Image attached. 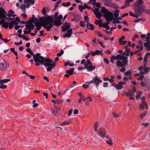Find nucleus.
Here are the masks:
<instances>
[{"instance_id":"obj_39","label":"nucleus","mask_w":150,"mask_h":150,"mask_svg":"<svg viewBox=\"0 0 150 150\" xmlns=\"http://www.w3.org/2000/svg\"><path fill=\"white\" fill-rule=\"evenodd\" d=\"M69 65V66L73 67L74 66V64L73 63H70L69 62H67L64 63V65L67 66Z\"/></svg>"},{"instance_id":"obj_22","label":"nucleus","mask_w":150,"mask_h":150,"mask_svg":"<svg viewBox=\"0 0 150 150\" xmlns=\"http://www.w3.org/2000/svg\"><path fill=\"white\" fill-rule=\"evenodd\" d=\"M86 27L89 30H94V27L93 25L89 23H87L86 25Z\"/></svg>"},{"instance_id":"obj_54","label":"nucleus","mask_w":150,"mask_h":150,"mask_svg":"<svg viewBox=\"0 0 150 150\" xmlns=\"http://www.w3.org/2000/svg\"><path fill=\"white\" fill-rule=\"evenodd\" d=\"M23 39L26 41H28L30 40L29 38L26 37L24 34H23Z\"/></svg>"},{"instance_id":"obj_37","label":"nucleus","mask_w":150,"mask_h":150,"mask_svg":"<svg viewBox=\"0 0 150 150\" xmlns=\"http://www.w3.org/2000/svg\"><path fill=\"white\" fill-rule=\"evenodd\" d=\"M144 67L143 71L144 73H145V74H146L148 73L149 71L150 70V68L149 67H145L144 66Z\"/></svg>"},{"instance_id":"obj_21","label":"nucleus","mask_w":150,"mask_h":150,"mask_svg":"<svg viewBox=\"0 0 150 150\" xmlns=\"http://www.w3.org/2000/svg\"><path fill=\"white\" fill-rule=\"evenodd\" d=\"M54 25H56L58 26H60L62 23L61 21H59L58 20H54Z\"/></svg>"},{"instance_id":"obj_7","label":"nucleus","mask_w":150,"mask_h":150,"mask_svg":"<svg viewBox=\"0 0 150 150\" xmlns=\"http://www.w3.org/2000/svg\"><path fill=\"white\" fill-rule=\"evenodd\" d=\"M4 62L0 63V70L2 71H6V69L9 67V63L6 60H4Z\"/></svg>"},{"instance_id":"obj_29","label":"nucleus","mask_w":150,"mask_h":150,"mask_svg":"<svg viewBox=\"0 0 150 150\" xmlns=\"http://www.w3.org/2000/svg\"><path fill=\"white\" fill-rule=\"evenodd\" d=\"M62 29L61 30L62 32H65L67 31V30L69 28V26L67 25L65 26H62Z\"/></svg>"},{"instance_id":"obj_8","label":"nucleus","mask_w":150,"mask_h":150,"mask_svg":"<svg viewBox=\"0 0 150 150\" xmlns=\"http://www.w3.org/2000/svg\"><path fill=\"white\" fill-rule=\"evenodd\" d=\"M136 8H134V12H137L139 13L142 14V13L144 12L145 10V6L144 5L135 6Z\"/></svg>"},{"instance_id":"obj_15","label":"nucleus","mask_w":150,"mask_h":150,"mask_svg":"<svg viewBox=\"0 0 150 150\" xmlns=\"http://www.w3.org/2000/svg\"><path fill=\"white\" fill-rule=\"evenodd\" d=\"M92 11L98 19H100L102 16V14L101 13L99 10L95 11L93 8Z\"/></svg>"},{"instance_id":"obj_36","label":"nucleus","mask_w":150,"mask_h":150,"mask_svg":"<svg viewBox=\"0 0 150 150\" xmlns=\"http://www.w3.org/2000/svg\"><path fill=\"white\" fill-rule=\"evenodd\" d=\"M124 74L125 76H128V75L130 76L132 74L131 71L130 70L127 71L124 73Z\"/></svg>"},{"instance_id":"obj_56","label":"nucleus","mask_w":150,"mask_h":150,"mask_svg":"<svg viewBox=\"0 0 150 150\" xmlns=\"http://www.w3.org/2000/svg\"><path fill=\"white\" fill-rule=\"evenodd\" d=\"M141 104L139 105V109L141 110H143L144 109V104L142 103H141Z\"/></svg>"},{"instance_id":"obj_4","label":"nucleus","mask_w":150,"mask_h":150,"mask_svg":"<svg viewBox=\"0 0 150 150\" xmlns=\"http://www.w3.org/2000/svg\"><path fill=\"white\" fill-rule=\"evenodd\" d=\"M29 54L31 56H33L34 60L35 62V65L36 66H39L40 65V61L44 57L41 56V54L39 53H37L36 54H35L32 51L29 53Z\"/></svg>"},{"instance_id":"obj_27","label":"nucleus","mask_w":150,"mask_h":150,"mask_svg":"<svg viewBox=\"0 0 150 150\" xmlns=\"http://www.w3.org/2000/svg\"><path fill=\"white\" fill-rule=\"evenodd\" d=\"M99 27L105 28L107 30H109L110 28L109 26L108 25H106L105 23H103V24H102L101 25H100Z\"/></svg>"},{"instance_id":"obj_46","label":"nucleus","mask_w":150,"mask_h":150,"mask_svg":"<svg viewBox=\"0 0 150 150\" xmlns=\"http://www.w3.org/2000/svg\"><path fill=\"white\" fill-rule=\"evenodd\" d=\"M21 8L24 13L26 11V5H21Z\"/></svg>"},{"instance_id":"obj_25","label":"nucleus","mask_w":150,"mask_h":150,"mask_svg":"<svg viewBox=\"0 0 150 150\" xmlns=\"http://www.w3.org/2000/svg\"><path fill=\"white\" fill-rule=\"evenodd\" d=\"M92 56H95L96 55H99L100 54V51L99 50H96V51L93 52H91Z\"/></svg>"},{"instance_id":"obj_26","label":"nucleus","mask_w":150,"mask_h":150,"mask_svg":"<svg viewBox=\"0 0 150 150\" xmlns=\"http://www.w3.org/2000/svg\"><path fill=\"white\" fill-rule=\"evenodd\" d=\"M111 86H113V87H115L116 89L118 90H120V88H121L120 86H119L118 84H117L115 83H113L111 84Z\"/></svg>"},{"instance_id":"obj_24","label":"nucleus","mask_w":150,"mask_h":150,"mask_svg":"<svg viewBox=\"0 0 150 150\" xmlns=\"http://www.w3.org/2000/svg\"><path fill=\"white\" fill-rule=\"evenodd\" d=\"M119 86L121 87L120 88V90L122 88H124V87L122 86L126 84V82L123 81H120L118 82Z\"/></svg>"},{"instance_id":"obj_47","label":"nucleus","mask_w":150,"mask_h":150,"mask_svg":"<svg viewBox=\"0 0 150 150\" xmlns=\"http://www.w3.org/2000/svg\"><path fill=\"white\" fill-rule=\"evenodd\" d=\"M25 26H26V27L25 28V30H27L28 34L30 33L31 29H30L29 27L27 26V24H25Z\"/></svg>"},{"instance_id":"obj_63","label":"nucleus","mask_w":150,"mask_h":150,"mask_svg":"<svg viewBox=\"0 0 150 150\" xmlns=\"http://www.w3.org/2000/svg\"><path fill=\"white\" fill-rule=\"evenodd\" d=\"M87 63L85 64H87V65H91L92 64V62L89 59H87L86 60Z\"/></svg>"},{"instance_id":"obj_3","label":"nucleus","mask_w":150,"mask_h":150,"mask_svg":"<svg viewBox=\"0 0 150 150\" xmlns=\"http://www.w3.org/2000/svg\"><path fill=\"white\" fill-rule=\"evenodd\" d=\"M101 12L103 14L104 18L107 21H112L113 20V14L104 6L101 8Z\"/></svg>"},{"instance_id":"obj_61","label":"nucleus","mask_w":150,"mask_h":150,"mask_svg":"<svg viewBox=\"0 0 150 150\" xmlns=\"http://www.w3.org/2000/svg\"><path fill=\"white\" fill-rule=\"evenodd\" d=\"M86 69V64H84V67H80L77 68V69L79 71H81L83 69Z\"/></svg>"},{"instance_id":"obj_50","label":"nucleus","mask_w":150,"mask_h":150,"mask_svg":"<svg viewBox=\"0 0 150 150\" xmlns=\"http://www.w3.org/2000/svg\"><path fill=\"white\" fill-rule=\"evenodd\" d=\"M70 122L67 121H64L62 122L61 125H68L70 123Z\"/></svg>"},{"instance_id":"obj_28","label":"nucleus","mask_w":150,"mask_h":150,"mask_svg":"<svg viewBox=\"0 0 150 150\" xmlns=\"http://www.w3.org/2000/svg\"><path fill=\"white\" fill-rule=\"evenodd\" d=\"M7 23H8L6 24L7 25V27L5 28L6 29H7L8 27H9L10 29H11L13 27V24L12 23H11V22H10L9 23L8 22H7Z\"/></svg>"},{"instance_id":"obj_48","label":"nucleus","mask_w":150,"mask_h":150,"mask_svg":"<svg viewBox=\"0 0 150 150\" xmlns=\"http://www.w3.org/2000/svg\"><path fill=\"white\" fill-rule=\"evenodd\" d=\"M25 26H26V27L25 28V30H27L28 34L30 33L31 29H30L29 27L27 26V24H25Z\"/></svg>"},{"instance_id":"obj_16","label":"nucleus","mask_w":150,"mask_h":150,"mask_svg":"<svg viewBox=\"0 0 150 150\" xmlns=\"http://www.w3.org/2000/svg\"><path fill=\"white\" fill-rule=\"evenodd\" d=\"M86 69H87V71L88 72L92 71L94 70L96 68V67L95 66H93L92 64L90 65L89 66L87 65L86 64Z\"/></svg>"},{"instance_id":"obj_31","label":"nucleus","mask_w":150,"mask_h":150,"mask_svg":"<svg viewBox=\"0 0 150 150\" xmlns=\"http://www.w3.org/2000/svg\"><path fill=\"white\" fill-rule=\"evenodd\" d=\"M27 24H29L28 25H27V26L29 27L31 30H33L35 28V25L32 24V23H26Z\"/></svg>"},{"instance_id":"obj_5","label":"nucleus","mask_w":150,"mask_h":150,"mask_svg":"<svg viewBox=\"0 0 150 150\" xmlns=\"http://www.w3.org/2000/svg\"><path fill=\"white\" fill-rule=\"evenodd\" d=\"M128 61L127 62V63L125 64L124 63H122L120 60H117L116 62V65L118 67H122L120 69V71L122 72H124L126 71L125 67L128 64Z\"/></svg>"},{"instance_id":"obj_58","label":"nucleus","mask_w":150,"mask_h":150,"mask_svg":"<svg viewBox=\"0 0 150 150\" xmlns=\"http://www.w3.org/2000/svg\"><path fill=\"white\" fill-rule=\"evenodd\" d=\"M142 95L141 93L140 92H137V95L136 96V98L137 99H139L140 97V96Z\"/></svg>"},{"instance_id":"obj_17","label":"nucleus","mask_w":150,"mask_h":150,"mask_svg":"<svg viewBox=\"0 0 150 150\" xmlns=\"http://www.w3.org/2000/svg\"><path fill=\"white\" fill-rule=\"evenodd\" d=\"M144 3V2L142 0H137L135 3L133 4L132 6L134 7L135 6L143 5Z\"/></svg>"},{"instance_id":"obj_62","label":"nucleus","mask_w":150,"mask_h":150,"mask_svg":"<svg viewBox=\"0 0 150 150\" xmlns=\"http://www.w3.org/2000/svg\"><path fill=\"white\" fill-rule=\"evenodd\" d=\"M1 85L0 87V88L1 89H6L7 87V85H4L3 84H2Z\"/></svg>"},{"instance_id":"obj_33","label":"nucleus","mask_w":150,"mask_h":150,"mask_svg":"<svg viewBox=\"0 0 150 150\" xmlns=\"http://www.w3.org/2000/svg\"><path fill=\"white\" fill-rule=\"evenodd\" d=\"M81 16L80 15L77 14L76 15L75 18V21L76 22H78L81 19Z\"/></svg>"},{"instance_id":"obj_19","label":"nucleus","mask_w":150,"mask_h":150,"mask_svg":"<svg viewBox=\"0 0 150 150\" xmlns=\"http://www.w3.org/2000/svg\"><path fill=\"white\" fill-rule=\"evenodd\" d=\"M6 13V11H5V9L2 7H1L0 8V19H1V18H3L5 15V13Z\"/></svg>"},{"instance_id":"obj_23","label":"nucleus","mask_w":150,"mask_h":150,"mask_svg":"<svg viewBox=\"0 0 150 150\" xmlns=\"http://www.w3.org/2000/svg\"><path fill=\"white\" fill-rule=\"evenodd\" d=\"M41 24L40 23H35V26L37 27L36 28H35V29H36L38 30H39L41 29L42 26Z\"/></svg>"},{"instance_id":"obj_34","label":"nucleus","mask_w":150,"mask_h":150,"mask_svg":"<svg viewBox=\"0 0 150 150\" xmlns=\"http://www.w3.org/2000/svg\"><path fill=\"white\" fill-rule=\"evenodd\" d=\"M95 6H96L97 8H95L94 10H95V11L99 10V9L101 7V6L100 4L99 3L97 2L96 3V4L95 5Z\"/></svg>"},{"instance_id":"obj_42","label":"nucleus","mask_w":150,"mask_h":150,"mask_svg":"<svg viewBox=\"0 0 150 150\" xmlns=\"http://www.w3.org/2000/svg\"><path fill=\"white\" fill-rule=\"evenodd\" d=\"M71 3L70 2H67V3H62V5L65 7H67L68 6H69L71 5Z\"/></svg>"},{"instance_id":"obj_38","label":"nucleus","mask_w":150,"mask_h":150,"mask_svg":"<svg viewBox=\"0 0 150 150\" xmlns=\"http://www.w3.org/2000/svg\"><path fill=\"white\" fill-rule=\"evenodd\" d=\"M95 23L96 25H98L99 26L100 25H101L102 24V21L101 20H96Z\"/></svg>"},{"instance_id":"obj_55","label":"nucleus","mask_w":150,"mask_h":150,"mask_svg":"<svg viewBox=\"0 0 150 150\" xmlns=\"http://www.w3.org/2000/svg\"><path fill=\"white\" fill-rule=\"evenodd\" d=\"M125 37L124 36H121V38H119V41L120 44L123 41V40L125 39Z\"/></svg>"},{"instance_id":"obj_1","label":"nucleus","mask_w":150,"mask_h":150,"mask_svg":"<svg viewBox=\"0 0 150 150\" xmlns=\"http://www.w3.org/2000/svg\"><path fill=\"white\" fill-rule=\"evenodd\" d=\"M48 8V7H46V9L45 7H44L42 10V13L44 16H45V18L42 26L46 29L47 30L49 31L54 25V24H53L54 23V19L51 17V16L48 15L46 13V9L47 10Z\"/></svg>"},{"instance_id":"obj_11","label":"nucleus","mask_w":150,"mask_h":150,"mask_svg":"<svg viewBox=\"0 0 150 150\" xmlns=\"http://www.w3.org/2000/svg\"><path fill=\"white\" fill-rule=\"evenodd\" d=\"M125 94L127 96H129V98L130 100H134V98L133 97L134 96V94L133 92L132 91V90H129L128 92H125Z\"/></svg>"},{"instance_id":"obj_20","label":"nucleus","mask_w":150,"mask_h":150,"mask_svg":"<svg viewBox=\"0 0 150 150\" xmlns=\"http://www.w3.org/2000/svg\"><path fill=\"white\" fill-rule=\"evenodd\" d=\"M11 81L10 79H1L0 80V84H2L5 83H7Z\"/></svg>"},{"instance_id":"obj_14","label":"nucleus","mask_w":150,"mask_h":150,"mask_svg":"<svg viewBox=\"0 0 150 150\" xmlns=\"http://www.w3.org/2000/svg\"><path fill=\"white\" fill-rule=\"evenodd\" d=\"M45 18V16H44L42 17H40V18L39 19L38 18H36L35 20H33V22L32 23L35 24V23H40V22H44Z\"/></svg>"},{"instance_id":"obj_12","label":"nucleus","mask_w":150,"mask_h":150,"mask_svg":"<svg viewBox=\"0 0 150 150\" xmlns=\"http://www.w3.org/2000/svg\"><path fill=\"white\" fill-rule=\"evenodd\" d=\"M74 71V69L73 68H71L69 70H67L65 73L67 74L64 75V76L66 78H68L70 75H72L73 74V71Z\"/></svg>"},{"instance_id":"obj_49","label":"nucleus","mask_w":150,"mask_h":150,"mask_svg":"<svg viewBox=\"0 0 150 150\" xmlns=\"http://www.w3.org/2000/svg\"><path fill=\"white\" fill-rule=\"evenodd\" d=\"M85 21V22H87V23H89V18L88 16L85 15L84 17Z\"/></svg>"},{"instance_id":"obj_2","label":"nucleus","mask_w":150,"mask_h":150,"mask_svg":"<svg viewBox=\"0 0 150 150\" xmlns=\"http://www.w3.org/2000/svg\"><path fill=\"white\" fill-rule=\"evenodd\" d=\"M52 63V59L44 57L40 62V65H43L45 67H48L47 69V72H50L52 69H53L56 65V63L54 62Z\"/></svg>"},{"instance_id":"obj_59","label":"nucleus","mask_w":150,"mask_h":150,"mask_svg":"<svg viewBox=\"0 0 150 150\" xmlns=\"http://www.w3.org/2000/svg\"><path fill=\"white\" fill-rule=\"evenodd\" d=\"M104 62L105 63L107 64H108L110 62L109 59L107 58H104L103 59Z\"/></svg>"},{"instance_id":"obj_44","label":"nucleus","mask_w":150,"mask_h":150,"mask_svg":"<svg viewBox=\"0 0 150 150\" xmlns=\"http://www.w3.org/2000/svg\"><path fill=\"white\" fill-rule=\"evenodd\" d=\"M98 126V122H96L94 125V131L96 132H98L97 128Z\"/></svg>"},{"instance_id":"obj_53","label":"nucleus","mask_w":150,"mask_h":150,"mask_svg":"<svg viewBox=\"0 0 150 150\" xmlns=\"http://www.w3.org/2000/svg\"><path fill=\"white\" fill-rule=\"evenodd\" d=\"M141 103H142L144 104V106H145L146 109L147 110L149 109L148 106L145 101H142L141 102Z\"/></svg>"},{"instance_id":"obj_6","label":"nucleus","mask_w":150,"mask_h":150,"mask_svg":"<svg viewBox=\"0 0 150 150\" xmlns=\"http://www.w3.org/2000/svg\"><path fill=\"white\" fill-rule=\"evenodd\" d=\"M114 57L116 59H118V60H122L121 62L124 63L125 64L127 63L128 61V58L127 57H125L124 55H121V54H119L116 56L114 55Z\"/></svg>"},{"instance_id":"obj_64","label":"nucleus","mask_w":150,"mask_h":150,"mask_svg":"<svg viewBox=\"0 0 150 150\" xmlns=\"http://www.w3.org/2000/svg\"><path fill=\"white\" fill-rule=\"evenodd\" d=\"M144 12L147 14L150 15V9H146L145 8V10L144 11Z\"/></svg>"},{"instance_id":"obj_18","label":"nucleus","mask_w":150,"mask_h":150,"mask_svg":"<svg viewBox=\"0 0 150 150\" xmlns=\"http://www.w3.org/2000/svg\"><path fill=\"white\" fill-rule=\"evenodd\" d=\"M1 20V21H0V25H2L1 27L3 28H6L7 27V24L8 23L5 22V20L3 18H1V19H0Z\"/></svg>"},{"instance_id":"obj_52","label":"nucleus","mask_w":150,"mask_h":150,"mask_svg":"<svg viewBox=\"0 0 150 150\" xmlns=\"http://www.w3.org/2000/svg\"><path fill=\"white\" fill-rule=\"evenodd\" d=\"M115 59H116L114 57V55H112L110 59V62L112 63H114L115 62H114V60Z\"/></svg>"},{"instance_id":"obj_51","label":"nucleus","mask_w":150,"mask_h":150,"mask_svg":"<svg viewBox=\"0 0 150 150\" xmlns=\"http://www.w3.org/2000/svg\"><path fill=\"white\" fill-rule=\"evenodd\" d=\"M79 8L80 11H82V10L84 9L85 8V6H83L82 5H79Z\"/></svg>"},{"instance_id":"obj_9","label":"nucleus","mask_w":150,"mask_h":150,"mask_svg":"<svg viewBox=\"0 0 150 150\" xmlns=\"http://www.w3.org/2000/svg\"><path fill=\"white\" fill-rule=\"evenodd\" d=\"M97 134L102 138H105L106 134V132L104 128L103 127L100 128L98 131L97 132Z\"/></svg>"},{"instance_id":"obj_35","label":"nucleus","mask_w":150,"mask_h":150,"mask_svg":"<svg viewBox=\"0 0 150 150\" xmlns=\"http://www.w3.org/2000/svg\"><path fill=\"white\" fill-rule=\"evenodd\" d=\"M15 19L16 21H17L18 22H19V23H21L22 24H26L25 23H26V22H25L24 21H21L20 19L18 17H17L16 18H15Z\"/></svg>"},{"instance_id":"obj_40","label":"nucleus","mask_w":150,"mask_h":150,"mask_svg":"<svg viewBox=\"0 0 150 150\" xmlns=\"http://www.w3.org/2000/svg\"><path fill=\"white\" fill-rule=\"evenodd\" d=\"M31 5H33L35 3V1L33 0H25Z\"/></svg>"},{"instance_id":"obj_10","label":"nucleus","mask_w":150,"mask_h":150,"mask_svg":"<svg viewBox=\"0 0 150 150\" xmlns=\"http://www.w3.org/2000/svg\"><path fill=\"white\" fill-rule=\"evenodd\" d=\"M92 81L93 83L95 85L97 88H98L99 83L102 82V80L97 76H95L92 80Z\"/></svg>"},{"instance_id":"obj_41","label":"nucleus","mask_w":150,"mask_h":150,"mask_svg":"<svg viewBox=\"0 0 150 150\" xmlns=\"http://www.w3.org/2000/svg\"><path fill=\"white\" fill-rule=\"evenodd\" d=\"M147 114V112H145L144 113L140 115L139 117L140 118H141L142 119V120L144 117H145L146 115Z\"/></svg>"},{"instance_id":"obj_13","label":"nucleus","mask_w":150,"mask_h":150,"mask_svg":"<svg viewBox=\"0 0 150 150\" xmlns=\"http://www.w3.org/2000/svg\"><path fill=\"white\" fill-rule=\"evenodd\" d=\"M72 28L68 29L67 30V32L64 35H63V37L64 38L66 37L70 38L72 33Z\"/></svg>"},{"instance_id":"obj_57","label":"nucleus","mask_w":150,"mask_h":150,"mask_svg":"<svg viewBox=\"0 0 150 150\" xmlns=\"http://www.w3.org/2000/svg\"><path fill=\"white\" fill-rule=\"evenodd\" d=\"M134 13H135V14L134 17H135L136 18H138L139 16L142 15L141 14V13H138L137 12H134Z\"/></svg>"},{"instance_id":"obj_45","label":"nucleus","mask_w":150,"mask_h":150,"mask_svg":"<svg viewBox=\"0 0 150 150\" xmlns=\"http://www.w3.org/2000/svg\"><path fill=\"white\" fill-rule=\"evenodd\" d=\"M147 57H146V56H144V67H146V63H147Z\"/></svg>"},{"instance_id":"obj_32","label":"nucleus","mask_w":150,"mask_h":150,"mask_svg":"<svg viewBox=\"0 0 150 150\" xmlns=\"http://www.w3.org/2000/svg\"><path fill=\"white\" fill-rule=\"evenodd\" d=\"M32 18L31 19L28 20L26 22V23H32L33 21V20H34L36 17H35L34 15H32Z\"/></svg>"},{"instance_id":"obj_43","label":"nucleus","mask_w":150,"mask_h":150,"mask_svg":"<svg viewBox=\"0 0 150 150\" xmlns=\"http://www.w3.org/2000/svg\"><path fill=\"white\" fill-rule=\"evenodd\" d=\"M62 15L61 14H60L57 16L55 20H58L59 21H62Z\"/></svg>"},{"instance_id":"obj_30","label":"nucleus","mask_w":150,"mask_h":150,"mask_svg":"<svg viewBox=\"0 0 150 150\" xmlns=\"http://www.w3.org/2000/svg\"><path fill=\"white\" fill-rule=\"evenodd\" d=\"M147 42L144 43V46L146 47L148 49L150 48V41H147Z\"/></svg>"},{"instance_id":"obj_60","label":"nucleus","mask_w":150,"mask_h":150,"mask_svg":"<svg viewBox=\"0 0 150 150\" xmlns=\"http://www.w3.org/2000/svg\"><path fill=\"white\" fill-rule=\"evenodd\" d=\"M79 25L82 27H84L85 26V24L83 21H80Z\"/></svg>"}]
</instances>
